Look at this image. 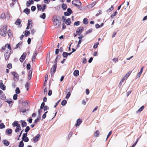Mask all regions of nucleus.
<instances>
[{
	"mask_svg": "<svg viewBox=\"0 0 147 147\" xmlns=\"http://www.w3.org/2000/svg\"><path fill=\"white\" fill-rule=\"evenodd\" d=\"M80 22L79 21H77L74 23V25L76 26H78L80 25Z\"/></svg>",
	"mask_w": 147,
	"mask_h": 147,
	"instance_id": "48",
	"label": "nucleus"
},
{
	"mask_svg": "<svg viewBox=\"0 0 147 147\" xmlns=\"http://www.w3.org/2000/svg\"><path fill=\"white\" fill-rule=\"evenodd\" d=\"M22 122V127H24L26 126L27 123L25 122H23L22 120L20 121Z\"/></svg>",
	"mask_w": 147,
	"mask_h": 147,
	"instance_id": "21",
	"label": "nucleus"
},
{
	"mask_svg": "<svg viewBox=\"0 0 147 147\" xmlns=\"http://www.w3.org/2000/svg\"><path fill=\"white\" fill-rule=\"evenodd\" d=\"M5 102H7V103H8L9 104V106H12V102L11 101L7 100Z\"/></svg>",
	"mask_w": 147,
	"mask_h": 147,
	"instance_id": "36",
	"label": "nucleus"
},
{
	"mask_svg": "<svg viewBox=\"0 0 147 147\" xmlns=\"http://www.w3.org/2000/svg\"><path fill=\"white\" fill-rule=\"evenodd\" d=\"M37 55V52L36 51H35L32 57V58H33V59H35L36 58Z\"/></svg>",
	"mask_w": 147,
	"mask_h": 147,
	"instance_id": "41",
	"label": "nucleus"
},
{
	"mask_svg": "<svg viewBox=\"0 0 147 147\" xmlns=\"http://www.w3.org/2000/svg\"><path fill=\"white\" fill-rule=\"evenodd\" d=\"M45 103L44 102H42L41 104V105L40 106V108L41 109H42L43 108H44V107H45Z\"/></svg>",
	"mask_w": 147,
	"mask_h": 147,
	"instance_id": "49",
	"label": "nucleus"
},
{
	"mask_svg": "<svg viewBox=\"0 0 147 147\" xmlns=\"http://www.w3.org/2000/svg\"><path fill=\"white\" fill-rule=\"evenodd\" d=\"M36 9V7L35 6H32L31 7V10L32 11H34Z\"/></svg>",
	"mask_w": 147,
	"mask_h": 147,
	"instance_id": "54",
	"label": "nucleus"
},
{
	"mask_svg": "<svg viewBox=\"0 0 147 147\" xmlns=\"http://www.w3.org/2000/svg\"><path fill=\"white\" fill-rule=\"evenodd\" d=\"M73 74L74 76L77 77L79 75V71L77 70H75L73 73Z\"/></svg>",
	"mask_w": 147,
	"mask_h": 147,
	"instance_id": "13",
	"label": "nucleus"
},
{
	"mask_svg": "<svg viewBox=\"0 0 147 147\" xmlns=\"http://www.w3.org/2000/svg\"><path fill=\"white\" fill-rule=\"evenodd\" d=\"M22 42H20L18 43L16 45L15 49H17L18 47H20V46H21L22 45Z\"/></svg>",
	"mask_w": 147,
	"mask_h": 147,
	"instance_id": "30",
	"label": "nucleus"
},
{
	"mask_svg": "<svg viewBox=\"0 0 147 147\" xmlns=\"http://www.w3.org/2000/svg\"><path fill=\"white\" fill-rule=\"evenodd\" d=\"M99 135V132L98 130L96 131L94 134V136L97 137Z\"/></svg>",
	"mask_w": 147,
	"mask_h": 147,
	"instance_id": "23",
	"label": "nucleus"
},
{
	"mask_svg": "<svg viewBox=\"0 0 147 147\" xmlns=\"http://www.w3.org/2000/svg\"><path fill=\"white\" fill-rule=\"evenodd\" d=\"M53 20L54 25L55 26L56 28H58L60 25L61 22L60 18L59 16H54L53 17Z\"/></svg>",
	"mask_w": 147,
	"mask_h": 147,
	"instance_id": "1",
	"label": "nucleus"
},
{
	"mask_svg": "<svg viewBox=\"0 0 147 147\" xmlns=\"http://www.w3.org/2000/svg\"><path fill=\"white\" fill-rule=\"evenodd\" d=\"M131 73V71H129L127 73L126 75L124 76V77L126 79L128 78V77L129 76V75Z\"/></svg>",
	"mask_w": 147,
	"mask_h": 147,
	"instance_id": "18",
	"label": "nucleus"
},
{
	"mask_svg": "<svg viewBox=\"0 0 147 147\" xmlns=\"http://www.w3.org/2000/svg\"><path fill=\"white\" fill-rule=\"evenodd\" d=\"M99 45V43L98 42H97L93 46V48L94 49H96L97 48V47H98V45Z\"/></svg>",
	"mask_w": 147,
	"mask_h": 147,
	"instance_id": "45",
	"label": "nucleus"
},
{
	"mask_svg": "<svg viewBox=\"0 0 147 147\" xmlns=\"http://www.w3.org/2000/svg\"><path fill=\"white\" fill-rule=\"evenodd\" d=\"M37 6L38 9L39 11H41L42 8L41 5H37Z\"/></svg>",
	"mask_w": 147,
	"mask_h": 147,
	"instance_id": "39",
	"label": "nucleus"
},
{
	"mask_svg": "<svg viewBox=\"0 0 147 147\" xmlns=\"http://www.w3.org/2000/svg\"><path fill=\"white\" fill-rule=\"evenodd\" d=\"M144 107L143 106H142L140 109L136 112V113H140L144 109Z\"/></svg>",
	"mask_w": 147,
	"mask_h": 147,
	"instance_id": "16",
	"label": "nucleus"
},
{
	"mask_svg": "<svg viewBox=\"0 0 147 147\" xmlns=\"http://www.w3.org/2000/svg\"><path fill=\"white\" fill-rule=\"evenodd\" d=\"M92 29L90 28L85 33H84V35H86L87 34H89L92 31Z\"/></svg>",
	"mask_w": 147,
	"mask_h": 147,
	"instance_id": "22",
	"label": "nucleus"
},
{
	"mask_svg": "<svg viewBox=\"0 0 147 147\" xmlns=\"http://www.w3.org/2000/svg\"><path fill=\"white\" fill-rule=\"evenodd\" d=\"M43 109L44 111H46L49 109V108L47 106H45Z\"/></svg>",
	"mask_w": 147,
	"mask_h": 147,
	"instance_id": "57",
	"label": "nucleus"
},
{
	"mask_svg": "<svg viewBox=\"0 0 147 147\" xmlns=\"http://www.w3.org/2000/svg\"><path fill=\"white\" fill-rule=\"evenodd\" d=\"M83 23L84 24H87L88 23V20L86 18H85L83 20Z\"/></svg>",
	"mask_w": 147,
	"mask_h": 147,
	"instance_id": "34",
	"label": "nucleus"
},
{
	"mask_svg": "<svg viewBox=\"0 0 147 147\" xmlns=\"http://www.w3.org/2000/svg\"><path fill=\"white\" fill-rule=\"evenodd\" d=\"M46 5L45 4H44L43 6V7L42 8V11L44 12L45 9H46Z\"/></svg>",
	"mask_w": 147,
	"mask_h": 147,
	"instance_id": "53",
	"label": "nucleus"
},
{
	"mask_svg": "<svg viewBox=\"0 0 147 147\" xmlns=\"http://www.w3.org/2000/svg\"><path fill=\"white\" fill-rule=\"evenodd\" d=\"M16 92V94H19L20 92L19 88L18 87H17L15 90Z\"/></svg>",
	"mask_w": 147,
	"mask_h": 147,
	"instance_id": "32",
	"label": "nucleus"
},
{
	"mask_svg": "<svg viewBox=\"0 0 147 147\" xmlns=\"http://www.w3.org/2000/svg\"><path fill=\"white\" fill-rule=\"evenodd\" d=\"M72 4L79 8H80L82 3L79 0H74L72 1Z\"/></svg>",
	"mask_w": 147,
	"mask_h": 147,
	"instance_id": "3",
	"label": "nucleus"
},
{
	"mask_svg": "<svg viewBox=\"0 0 147 147\" xmlns=\"http://www.w3.org/2000/svg\"><path fill=\"white\" fill-rule=\"evenodd\" d=\"M12 74L13 76L14 80L16 81H18L19 78L18 74L14 72H12Z\"/></svg>",
	"mask_w": 147,
	"mask_h": 147,
	"instance_id": "6",
	"label": "nucleus"
},
{
	"mask_svg": "<svg viewBox=\"0 0 147 147\" xmlns=\"http://www.w3.org/2000/svg\"><path fill=\"white\" fill-rule=\"evenodd\" d=\"M24 11L27 14H28L30 11V9H29L28 8H26L24 10Z\"/></svg>",
	"mask_w": 147,
	"mask_h": 147,
	"instance_id": "19",
	"label": "nucleus"
},
{
	"mask_svg": "<svg viewBox=\"0 0 147 147\" xmlns=\"http://www.w3.org/2000/svg\"><path fill=\"white\" fill-rule=\"evenodd\" d=\"M143 68H144V67H142L140 72H139V73L138 74L137 76L138 77H140V75H141V74H142V71L143 70Z\"/></svg>",
	"mask_w": 147,
	"mask_h": 147,
	"instance_id": "20",
	"label": "nucleus"
},
{
	"mask_svg": "<svg viewBox=\"0 0 147 147\" xmlns=\"http://www.w3.org/2000/svg\"><path fill=\"white\" fill-rule=\"evenodd\" d=\"M57 64L56 63L55 64H54L53 67L51 69L50 72L52 77L53 76L55 72Z\"/></svg>",
	"mask_w": 147,
	"mask_h": 147,
	"instance_id": "2",
	"label": "nucleus"
},
{
	"mask_svg": "<svg viewBox=\"0 0 147 147\" xmlns=\"http://www.w3.org/2000/svg\"><path fill=\"white\" fill-rule=\"evenodd\" d=\"M73 13L71 9L70 8H68L67 9V12H64V15L65 16H69Z\"/></svg>",
	"mask_w": 147,
	"mask_h": 147,
	"instance_id": "8",
	"label": "nucleus"
},
{
	"mask_svg": "<svg viewBox=\"0 0 147 147\" xmlns=\"http://www.w3.org/2000/svg\"><path fill=\"white\" fill-rule=\"evenodd\" d=\"M1 18L2 19H4L5 18V15L4 13H2L1 16Z\"/></svg>",
	"mask_w": 147,
	"mask_h": 147,
	"instance_id": "46",
	"label": "nucleus"
},
{
	"mask_svg": "<svg viewBox=\"0 0 147 147\" xmlns=\"http://www.w3.org/2000/svg\"><path fill=\"white\" fill-rule=\"evenodd\" d=\"M112 60L115 62V63L116 62L118 61V59L117 58H114L112 59Z\"/></svg>",
	"mask_w": 147,
	"mask_h": 147,
	"instance_id": "60",
	"label": "nucleus"
},
{
	"mask_svg": "<svg viewBox=\"0 0 147 147\" xmlns=\"http://www.w3.org/2000/svg\"><path fill=\"white\" fill-rule=\"evenodd\" d=\"M30 129V128L29 126H27L25 130V131L26 133H27Z\"/></svg>",
	"mask_w": 147,
	"mask_h": 147,
	"instance_id": "44",
	"label": "nucleus"
},
{
	"mask_svg": "<svg viewBox=\"0 0 147 147\" xmlns=\"http://www.w3.org/2000/svg\"><path fill=\"white\" fill-rule=\"evenodd\" d=\"M21 20L20 19H18L15 22V24L16 25H20L21 22Z\"/></svg>",
	"mask_w": 147,
	"mask_h": 147,
	"instance_id": "14",
	"label": "nucleus"
},
{
	"mask_svg": "<svg viewBox=\"0 0 147 147\" xmlns=\"http://www.w3.org/2000/svg\"><path fill=\"white\" fill-rule=\"evenodd\" d=\"M0 98L1 99H3L5 98V96L4 95H3L1 94H0Z\"/></svg>",
	"mask_w": 147,
	"mask_h": 147,
	"instance_id": "63",
	"label": "nucleus"
},
{
	"mask_svg": "<svg viewBox=\"0 0 147 147\" xmlns=\"http://www.w3.org/2000/svg\"><path fill=\"white\" fill-rule=\"evenodd\" d=\"M30 34V32L28 30H26L25 31V36H27L29 34Z\"/></svg>",
	"mask_w": 147,
	"mask_h": 147,
	"instance_id": "38",
	"label": "nucleus"
},
{
	"mask_svg": "<svg viewBox=\"0 0 147 147\" xmlns=\"http://www.w3.org/2000/svg\"><path fill=\"white\" fill-rule=\"evenodd\" d=\"M25 87L26 88L27 90H28L29 89V84L28 82H27L25 85Z\"/></svg>",
	"mask_w": 147,
	"mask_h": 147,
	"instance_id": "47",
	"label": "nucleus"
},
{
	"mask_svg": "<svg viewBox=\"0 0 147 147\" xmlns=\"http://www.w3.org/2000/svg\"><path fill=\"white\" fill-rule=\"evenodd\" d=\"M71 93L70 92H68L66 96V98L67 99H68L69 98L71 95Z\"/></svg>",
	"mask_w": 147,
	"mask_h": 147,
	"instance_id": "35",
	"label": "nucleus"
},
{
	"mask_svg": "<svg viewBox=\"0 0 147 147\" xmlns=\"http://www.w3.org/2000/svg\"><path fill=\"white\" fill-rule=\"evenodd\" d=\"M2 142L4 145L6 146H8L9 144V142L7 140H3Z\"/></svg>",
	"mask_w": 147,
	"mask_h": 147,
	"instance_id": "11",
	"label": "nucleus"
},
{
	"mask_svg": "<svg viewBox=\"0 0 147 147\" xmlns=\"http://www.w3.org/2000/svg\"><path fill=\"white\" fill-rule=\"evenodd\" d=\"M31 41V39L30 38H29L27 40L28 43V45H30V44Z\"/></svg>",
	"mask_w": 147,
	"mask_h": 147,
	"instance_id": "64",
	"label": "nucleus"
},
{
	"mask_svg": "<svg viewBox=\"0 0 147 147\" xmlns=\"http://www.w3.org/2000/svg\"><path fill=\"white\" fill-rule=\"evenodd\" d=\"M11 51L10 50H6L4 54L5 59L6 60L8 59L10 55Z\"/></svg>",
	"mask_w": 147,
	"mask_h": 147,
	"instance_id": "4",
	"label": "nucleus"
},
{
	"mask_svg": "<svg viewBox=\"0 0 147 147\" xmlns=\"http://www.w3.org/2000/svg\"><path fill=\"white\" fill-rule=\"evenodd\" d=\"M22 141H24L25 142H27L29 141V139L28 137H25L24 138H22Z\"/></svg>",
	"mask_w": 147,
	"mask_h": 147,
	"instance_id": "33",
	"label": "nucleus"
},
{
	"mask_svg": "<svg viewBox=\"0 0 147 147\" xmlns=\"http://www.w3.org/2000/svg\"><path fill=\"white\" fill-rule=\"evenodd\" d=\"M7 67L9 69H11L12 68V65L11 64H8L7 65Z\"/></svg>",
	"mask_w": 147,
	"mask_h": 147,
	"instance_id": "59",
	"label": "nucleus"
},
{
	"mask_svg": "<svg viewBox=\"0 0 147 147\" xmlns=\"http://www.w3.org/2000/svg\"><path fill=\"white\" fill-rule=\"evenodd\" d=\"M7 26L6 25L5 27L3 29V30H2L0 32V34L1 35L3 36H5L6 35V34L7 33Z\"/></svg>",
	"mask_w": 147,
	"mask_h": 147,
	"instance_id": "5",
	"label": "nucleus"
},
{
	"mask_svg": "<svg viewBox=\"0 0 147 147\" xmlns=\"http://www.w3.org/2000/svg\"><path fill=\"white\" fill-rule=\"evenodd\" d=\"M65 24L67 25H70L71 24V21L70 18H68L64 22Z\"/></svg>",
	"mask_w": 147,
	"mask_h": 147,
	"instance_id": "12",
	"label": "nucleus"
},
{
	"mask_svg": "<svg viewBox=\"0 0 147 147\" xmlns=\"http://www.w3.org/2000/svg\"><path fill=\"white\" fill-rule=\"evenodd\" d=\"M62 55L64 57L67 58V52H64L62 54Z\"/></svg>",
	"mask_w": 147,
	"mask_h": 147,
	"instance_id": "37",
	"label": "nucleus"
},
{
	"mask_svg": "<svg viewBox=\"0 0 147 147\" xmlns=\"http://www.w3.org/2000/svg\"><path fill=\"white\" fill-rule=\"evenodd\" d=\"M24 146V144L23 141H21L19 145V147H23Z\"/></svg>",
	"mask_w": 147,
	"mask_h": 147,
	"instance_id": "26",
	"label": "nucleus"
},
{
	"mask_svg": "<svg viewBox=\"0 0 147 147\" xmlns=\"http://www.w3.org/2000/svg\"><path fill=\"white\" fill-rule=\"evenodd\" d=\"M67 102V101L65 100H63L61 102V105L64 106L66 104Z\"/></svg>",
	"mask_w": 147,
	"mask_h": 147,
	"instance_id": "28",
	"label": "nucleus"
},
{
	"mask_svg": "<svg viewBox=\"0 0 147 147\" xmlns=\"http://www.w3.org/2000/svg\"><path fill=\"white\" fill-rule=\"evenodd\" d=\"M35 32H36L35 30L33 29H32L31 30V33L32 35H33L34 33Z\"/></svg>",
	"mask_w": 147,
	"mask_h": 147,
	"instance_id": "56",
	"label": "nucleus"
},
{
	"mask_svg": "<svg viewBox=\"0 0 147 147\" xmlns=\"http://www.w3.org/2000/svg\"><path fill=\"white\" fill-rule=\"evenodd\" d=\"M138 139H137V140H136V142H135L133 144V145H132V146H131L132 147H134L135 145H136V144H137V143L138 141Z\"/></svg>",
	"mask_w": 147,
	"mask_h": 147,
	"instance_id": "61",
	"label": "nucleus"
},
{
	"mask_svg": "<svg viewBox=\"0 0 147 147\" xmlns=\"http://www.w3.org/2000/svg\"><path fill=\"white\" fill-rule=\"evenodd\" d=\"M12 130L10 129H6V133L8 134H10L12 133Z\"/></svg>",
	"mask_w": 147,
	"mask_h": 147,
	"instance_id": "15",
	"label": "nucleus"
},
{
	"mask_svg": "<svg viewBox=\"0 0 147 147\" xmlns=\"http://www.w3.org/2000/svg\"><path fill=\"white\" fill-rule=\"evenodd\" d=\"M20 111L23 113L25 112H26V109L24 108H22L20 110Z\"/></svg>",
	"mask_w": 147,
	"mask_h": 147,
	"instance_id": "51",
	"label": "nucleus"
},
{
	"mask_svg": "<svg viewBox=\"0 0 147 147\" xmlns=\"http://www.w3.org/2000/svg\"><path fill=\"white\" fill-rule=\"evenodd\" d=\"M26 67L29 70L30 69V63L28 64L26 66Z\"/></svg>",
	"mask_w": 147,
	"mask_h": 147,
	"instance_id": "58",
	"label": "nucleus"
},
{
	"mask_svg": "<svg viewBox=\"0 0 147 147\" xmlns=\"http://www.w3.org/2000/svg\"><path fill=\"white\" fill-rule=\"evenodd\" d=\"M20 129H21L16 127V128L15 130V131L16 133L18 132Z\"/></svg>",
	"mask_w": 147,
	"mask_h": 147,
	"instance_id": "62",
	"label": "nucleus"
},
{
	"mask_svg": "<svg viewBox=\"0 0 147 147\" xmlns=\"http://www.w3.org/2000/svg\"><path fill=\"white\" fill-rule=\"evenodd\" d=\"M26 53H24L21 55L20 59V60L21 62H23L24 61L26 58Z\"/></svg>",
	"mask_w": 147,
	"mask_h": 147,
	"instance_id": "9",
	"label": "nucleus"
},
{
	"mask_svg": "<svg viewBox=\"0 0 147 147\" xmlns=\"http://www.w3.org/2000/svg\"><path fill=\"white\" fill-rule=\"evenodd\" d=\"M18 124V121H16L13 122L12 125L13 127L16 126Z\"/></svg>",
	"mask_w": 147,
	"mask_h": 147,
	"instance_id": "42",
	"label": "nucleus"
},
{
	"mask_svg": "<svg viewBox=\"0 0 147 147\" xmlns=\"http://www.w3.org/2000/svg\"><path fill=\"white\" fill-rule=\"evenodd\" d=\"M5 47H7L8 49V50H10L11 51V48L10 44H6L5 45Z\"/></svg>",
	"mask_w": 147,
	"mask_h": 147,
	"instance_id": "31",
	"label": "nucleus"
},
{
	"mask_svg": "<svg viewBox=\"0 0 147 147\" xmlns=\"http://www.w3.org/2000/svg\"><path fill=\"white\" fill-rule=\"evenodd\" d=\"M114 9V8L113 5H112L111 7L109 8L107 10V11L108 12H110L111 11L113 10Z\"/></svg>",
	"mask_w": 147,
	"mask_h": 147,
	"instance_id": "29",
	"label": "nucleus"
},
{
	"mask_svg": "<svg viewBox=\"0 0 147 147\" xmlns=\"http://www.w3.org/2000/svg\"><path fill=\"white\" fill-rule=\"evenodd\" d=\"M62 7L63 10H65L67 8V5L66 4L63 3L62 5Z\"/></svg>",
	"mask_w": 147,
	"mask_h": 147,
	"instance_id": "24",
	"label": "nucleus"
},
{
	"mask_svg": "<svg viewBox=\"0 0 147 147\" xmlns=\"http://www.w3.org/2000/svg\"><path fill=\"white\" fill-rule=\"evenodd\" d=\"M27 133H26L23 134V136L22 138H24L27 137Z\"/></svg>",
	"mask_w": 147,
	"mask_h": 147,
	"instance_id": "55",
	"label": "nucleus"
},
{
	"mask_svg": "<svg viewBox=\"0 0 147 147\" xmlns=\"http://www.w3.org/2000/svg\"><path fill=\"white\" fill-rule=\"evenodd\" d=\"M40 137V135L39 134H37L33 139V140L34 142H37L39 140Z\"/></svg>",
	"mask_w": 147,
	"mask_h": 147,
	"instance_id": "10",
	"label": "nucleus"
},
{
	"mask_svg": "<svg viewBox=\"0 0 147 147\" xmlns=\"http://www.w3.org/2000/svg\"><path fill=\"white\" fill-rule=\"evenodd\" d=\"M82 123V121L80 119H78L77 120V123L76 124V126L79 125Z\"/></svg>",
	"mask_w": 147,
	"mask_h": 147,
	"instance_id": "17",
	"label": "nucleus"
},
{
	"mask_svg": "<svg viewBox=\"0 0 147 147\" xmlns=\"http://www.w3.org/2000/svg\"><path fill=\"white\" fill-rule=\"evenodd\" d=\"M7 34L8 36L10 37L12 36L11 33V30H8L7 31Z\"/></svg>",
	"mask_w": 147,
	"mask_h": 147,
	"instance_id": "40",
	"label": "nucleus"
},
{
	"mask_svg": "<svg viewBox=\"0 0 147 147\" xmlns=\"http://www.w3.org/2000/svg\"><path fill=\"white\" fill-rule=\"evenodd\" d=\"M84 30V28L83 27H79L76 30V33L78 34H79L82 33Z\"/></svg>",
	"mask_w": 147,
	"mask_h": 147,
	"instance_id": "7",
	"label": "nucleus"
},
{
	"mask_svg": "<svg viewBox=\"0 0 147 147\" xmlns=\"http://www.w3.org/2000/svg\"><path fill=\"white\" fill-rule=\"evenodd\" d=\"M17 97L18 95L17 94H14L13 97V99L14 100H17Z\"/></svg>",
	"mask_w": 147,
	"mask_h": 147,
	"instance_id": "50",
	"label": "nucleus"
},
{
	"mask_svg": "<svg viewBox=\"0 0 147 147\" xmlns=\"http://www.w3.org/2000/svg\"><path fill=\"white\" fill-rule=\"evenodd\" d=\"M40 18L44 19L46 18V14L45 13H43L42 15H40Z\"/></svg>",
	"mask_w": 147,
	"mask_h": 147,
	"instance_id": "25",
	"label": "nucleus"
},
{
	"mask_svg": "<svg viewBox=\"0 0 147 147\" xmlns=\"http://www.w3.org/2000/svg\"><path fill=\"white\" fill-rule=\"evenodd\" d=\"M48 111H46L45 112V113L43 114L42 118V119H45V118L46 117V114L47 113Z\"/></svg>",
	"mask_w": 147,
	"mask_h": 147,
	"instance_id": "43",
	"label": "nucleus"
},
{
	"mask_svg": "<svg viewBox=\"0 0 147 147\" xmlns=\"http://www.w3.org/2000/svg\"><path fill=\"white\" fill-rule=\"evenodd\" d=\"M5 127V125L3 123L0 124V129L4 128Z\"/></svg>",
	"mask_w": 147,
	"mask_h": 147,
	"instance_id": "27",
	"label": "nucleus"
},
{
	"mask_svg": "<svg viewBox=\"0 0 147 147\" xmlns=\"http://www.w3.org/2000/svg\"><path fill=\"white\" fill-rule=\"evenodd\" d=\"M48 76L47 74H46L45 76V83H46L48 80Z\"/></svg>",
	"mask_w": 147,
	"mask_h": 147,
	"instance_id": "52",
	"label": "nucleus"
}]
</instances>
